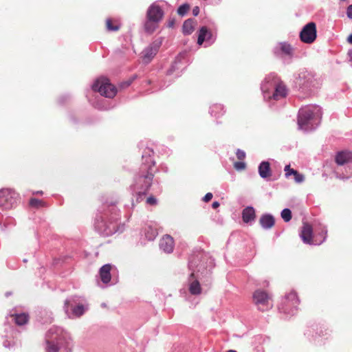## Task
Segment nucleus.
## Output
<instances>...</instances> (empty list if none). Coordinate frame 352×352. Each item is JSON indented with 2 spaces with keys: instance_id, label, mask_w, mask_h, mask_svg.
<instances>
[{
  "instance_id": "1",
  "label": "nucleus",
  "mask_w": 352,
  "mask_h": 352,
  "mask_svg": "<svg viewBox=\"0 0 352 352\" xmlns=\"http://www.w3.org/2000/svg\"><path fill=\"white\" fill-rule=\"evenodd\" d=\"M156 171L155 162L153 160L148 162V164L141 165L134 183V190L140 197L148 192Z\"/></svg>"
},
{
  "instance_id": "2",
  "label": "nucleus",
  "mask_w": 352,
  "mask_h": 352,
  "mask_svg": "<svg viewBox=\"0 0 352 352\" xmlns=\"http://www.w3.org/2000/svg\"><path fill=\"white\" fill-rule=\"evenodd\" d=\"M118 215L111 216L106 221H101L96 226L97 228L105 236H111L117 232H122L124 225L120 222Z\"/></svg>"
},
{
  "instance_id": "3",
  "label": "nucleus",
  "mask_w": 352,
  "mask_h": 352,
  "mask_svg": "<svg viewBox=\"0 0 352 352\" xmlns=\"http://www.w3.org/2000/svg\"><path fill=\"white\" fill-rule=\"evenodd\" d=\"M93 89L95 91L99 92L102 96L113 98L117 94L116 87L110 82V80L107 78H98L93 85Z\"/></svg>"
},
{
  "instance_id": "4",
  "label": "nucleus",
  "mask_w": 352,
  "mask_h": 352,
  "mask_svg": "<svg viewBox=\"0 0 352 352\" xmlns=\"http://www.w3.org/2000/svg\"><path fill=\"white\" fill-rule=\"evenodd\" d=\"M19 201V194L9 188L0 190V206L9 210L14 208Z\"/></svg>"
},
{
  "instance_id": "5",
  "label": "nucleus",
  "mask_w": 352,
  "mask_h": 352,
  "mask_svg": "<svg viewBox=\"0 0 352 352\" xmlns=\"http://www.w3.org/2000/svg\"><path fill=\"white\" fill-rule=\"evenodd\" d=\"M253 302L258 309L262 311L268 310L272 307L271 297L269 294L262 289H256L253 293Z\"/></svg>"
},
{
  "instance_id": "6",
  "label": "nucleus",
  "mask_w": 352,
  "mask_h": 352,
  "mask_svg": "<svg viewBox=\"0 0 352 352\" xmlns=\"http://www.w3.org/2000/svg\"><path fill=\"white\" fill-rule=\"evenodd\" d=\"M300 41L307 44L313 43L317 37L316 25L314 22L306 24L300 32Z\"/></svg>"
},
{
  "instance_id": "7",
  "label": "nucleus",
  "mask_w": 352,
  "mask_h": 352,
  "mask_svg": "<svg viewBox=\"0 0 352 352\" xmlns=\"http://www.w3.org/2000/svg\"><path fill=\"white\" fill-rule=\"evenodd\" d=\"M161 43L155 41L146 47L142 52V59L144 63H149L157 54Z\"/></svg>"
},
{
  "instance_id": "8",
  "label": "nucleus",
  "mask_w": 352,
  "mask_h": 352,
  "mask_svg": "<svg viewBox=\"0 0 352 352\" xmlns=\"http://www.w3.org/2000/svg\"><path fill=\"white\" fill-rule=\"evenodd\" d=\"M164 14V11L161 7L153 3L148 7L146 11V19L159 23L163 19Z\"/></svg>"
},
{
  "instance_id": "9",
  "label": "nucleus",
  "mask_w": 352,
  "mask_h": 352,
  "mask_svg": "<svg viewBox=\"0 0 352 352\" xmlns=\"http://www.w3.org/2000/svg\"><path fill=\"white\" fill-rule=\"evenodd\" d=\"M313 118V112L310 109H302L299 112L298 118V124L299 129L308 130L309 129V123Z\"/></svg>"
},
{
  "instance_id": "10",
  "label": "nucleus",
  "mask_w": 352,
  "mask_h": 352,
  "mask_svg": "<svg viewBox=\"0 0 352 352\" xmlns=\"http://www.w3.org/2000/svg\"><path fill=\"white\" fill-rule=\"evenodd\" d=\"M287 94V89L286 86L282 82H276L274 85V91L272 96H269V98H272L276 100L284 98Z\"/></svg>"
},
{
  "instance_id": "11",
  "label": "nucleus",
  "mask_w": 352,
  "mask_h": 352,
  "mask_svg": "<svg viewBox=\"0 0 352 352\" xmlns=\"http://www.w3.org/2000/svg\"><path fill=\"white\" fill-rule=\"evenodd\" d=\"M314 75L306 69L301 70L296 78V83L300 86H307L312 82Z\"/></svg>"
},
{
  "instance_id": "12",
  "label": "nucleus",
  "mask_w": 352,
  "mask_h": 352,
  "mask_svg": "<svg viewBox=\"0 0 352 352\" xmlns=\"http://www.w3.org/2000/svg\"><path fill=\"white\" fill-rule=\"evenodd\" d=\"M160 246L165 252H172L174 248L173 238L168 234L164 236L160 241Z\"/></svg>"
},
{
  "instance_id": "13",
  "label": "nucleus",
  "mask_w": 352,
  "mask_h": 352,
  "mask_svg": "<svg viewBox=\"0 0 352 352\" xmlns=\"http://www.w3.org/2000/svg\"><path fill=\"white\" fill-rule=\"evenodd\" d=\"M313 229L310 224L305 223L302 226L300 236L305 243L311 244L312 242Z\"/></svg>"
},
{
  "instance_id": "14",
  "label": "nucleus",
  "mask_w": 352,
  "mask_h": 352,
  "mask_svg": "<svg viewBox=\"0 0 352 352\" xmlns=\"http://www.w3.org/2000/svg\"><path fill=\"white\" fill-rule=\"evenodd\" d=\"M352 160V152L342 151L338 152L335 157V161L338 165H344Z\"/></svg>"
},
{
  "instance_id": "15",
  "label": "nucleus",
  "mask_w": 352,
  "mask_h": 352,
  "mask_svg": "<svg viewBox=\"0 0 352 352\" xmlns=\"http://www.w3.org/2000/svg\"><path fill=\"white\" fill-rule=\"evenodd\" d=\"M112 266L110 264L104 265L99 271L100 277L103 283H108L111 281V270Z\"/></svg>"
},
{
  "instance_id": "16",
  "label": "nucleus",
  "mask_w": 352,
  "mask_h": 352,
  "mask_svg": "<svg viewBox=\"0 0 352 352\" xmlns=\"http://www.w3.org/2000/svg\"><path fill=\"white\" fill-rule=\"evenodd\" d=\"M259 223L264 229H270L275 224L274 217L270 214H265L261 217Z\"/></svg>"
},
{
  "instance_id": "17",
  "label": "nucleus",
  "mask_w": 352,
  "mask_h": 352,
  "mask_svg": "<svg viewBox=\"0 0 352 352\" xmlns=\"http://www.w3.org/2000/svg\"><path fill=\"white\" fill-rule=\"evenodd\" d=\"M197 24V22L194 19H188L186 20L184 22L183 26H182V32H183L184 34H185V35L191 34L194 32Z\"/></svg>"
},
{
  "instance_id": "18",
  "label": "nucleus",
  "mask_w": 352,
  "mask_h": 352,
  "mask_svg": "<svg viewBox=\"0 0 352 352\" xmlns=\"http://www.w3.org/2000/svg\"><path fill=\"white\" fill-rule=\"evenodd\" d=\"M256 218L255 210L252 207H247L242 212L243 221L248 223L254 221Z\"/></svg>"
},
{
  "instance_id": "19",
  "label": "nucleus",
  "mask_w": 352,
  "mask_h": 352,
  "mask_svg": "<svg viewBox=\"0 0 352 352\" xmlns=\"http://www.w3.org/2000/svg\"><path fill=\"white\" fill-rule=\"evenodd\" d=\"M10 316L14 320L16 324L19 326L27 324L30 318L29 315L25 313L12 314Z\"/></svg>"
},
{
  "instance_id": "20",
  "label": "nucleus",
  "mask_w": 352,
  "mask_h": 352,
  "mask_svg": "<svg viewBox=\"0 0 352 352\" xmlns=\"http://www.w3.org/2000/svg\"><path fill=\"white\" fill-rule=\"evenodd\" d=\"M212 34L208 30L207 27L203 26L200 28L198 35L197 44L201 45L205 40H208L211 38Z\"/></svg>"
},
{
  "instance_id": "21",
  "label": "nucleus",
  "mask_w": 352,
  "mask_h": 352,
  "mask_svg": "<svg viewBox=\"0 0 352 352\" xmlns=\"http://www.w3.org/2000/svg\"><path fill=\"white\" fill-rule=\"evenodd\" d=\"M258 173L262 178H266L271 175V170L270 163L267 162H263L258 166Z\"/></svg>"
},
{
  "instance_id": "22",
  "label": "nucleus",
  "mask_w": 352,
  "mask_h": 352,
  "mask_svg": "<svg viewBox=\"0 0 352 352\" xmlns=\"http://www.w3.org/2000/svg\"><path fill=\"white\" fill-rule=\"evenodd\" d=\"M285 300L288 305L293 307H296L300 302L298 295L295 291H291L287 293L285 296Z\"/></svg>"
},
{
  "instance_id": "23",
  "label": "nucleus",
  "mask_w": 352,
  "mask_h": 352,
  "mask_svg": "<svg viewBox=\"0 0 352 352\" xmlns=\"http://www.w3.org/2000/svg\"><path fill=\"white\" fill-rule=\"evenodd\" d=\"M105 25L108 31L116 32L120 28V25L117 20L109 18L106 20Z\"/></svg>"
},
{
  "instance_id": "24",
  "label": "nucleus",
  "mask_w": 352,
  "mask_h": 352,
  "mask_svg": "<svg viewBox=\"0 0 352 352\" xmlns=\"http://www.w3.org/2000/svg\"><path fill=\"white\" fill-rule=\"evenodd\" d=\"M158 28V22L151 21L148 19H146V21L144 23V30L147 33L152 34L153 33L156 29Z\"/></svg>"
},
{
  "instance_id": "25",
  "label": "nucleus",
  "mask_w": 352,
  "mask_h": 352,
  "mask_svg": "<svg viewBox=\"0 0 352 352\" xmlns=\"http://www.w3.org/2000/svg\"><path fill=\"white\" fill-rule=\"evenodd\" d=\"M210 111L212 116L215 118H218L223 114V107L221 104H214L210 106Z\"/></svg>"
},
{
  "instance_id": "26",
  "label": "nucleus",
  "mask_w": 352,
  "mask_h": 352,
  "mask_svg": "<svg viewBox=\"0 0 352 352\" xmlns=\"http://www.w3.org/2000/svg\"><path fill=\"white\" fill-rule=\"evenodd\" d=\"M189 291L190 294L193 295H197L201 294V288L199 284V282L197 280H193L189 287Z\"/></svg>"
},
{
  "instance_id": "27",
  "label": "nucleus",
  "mask_w": 352,
  "mask_h": 352,
  "mask_svg": "<svg viewBox=\"0 0 352 352\" xmlns=\"http://www.w3.org/2000/svg\"><path fill=\"white\" fill-rule=\"evenodd\" d=\"M29 204L31 207L35 208H40L42 207H45L46 206L44 201H43L42 200L36 199V198L30 199Z\"/></svg>"
},
{
  "instance_id": "28",
  "label": "nucleus",
  "mask_w": 352,
  "mask_h": 352,
  "mask_svg": "<svg viewBox=\"0 0 352 352\" xmlns=\"http://www.w3.org/2000/svg\"><path fill=\"white\" fill-rule=\"evenodd\" d=\"M153 153V151L148 148L144 150V153L142 155V159L144 160V162L142 164H148V162H149L150 160L153 161V160L151 158V154Z\"/></svg>"
},
{
  "instance_id": "29",
  "label": "nucleus",
  "mask_w": 352,
  "mask_h": 352,
  "mask_svg": "<svg viewBox=\"0 0 352 352\" xmlns=\"http://www.w3.org/2000/svg\"><path fill=\"white\" fill-rule=\"evenodd\" d=\"M281 217L285 222H288L292 219V212L288 208H285L281 212Z\"/></svg>"
},
{
  "instance_id": "30",
  "label": "nucleus",
  "mask_w": 352,
  "mask_h": 352,
  "mask_svg": "<svg viewBox=\"0 0 352 352\" xmlns=\"http://www.w3.org/2000/svg\"><path fill=\"white\" fill-rule=\"evenodd\" d=\"M190 10V6L188 3H184L180 6L177 9V14L182 16H184Z\"/></svg>"
},
{
  "instance_id": "31",
  "label": "nucleus",
  "mask_w": 352,
  "mask_h": 352,
  "mask_svg": "<svg viewBox=\"0 0 352 352\" xmlns=\"http://www.w3.org/2000/svg\"><path fill=\"white\" fill-rule=\"evenodd\" d=\"M72 312L77 317L81 316L85 312V307L82 305H78L73 309Z\"/></svg>"
},
{
  "instance_id": "32",
  "label": "nucleus",
  "mask_w": 352,
  "mask_h": 352,
  "mask_svg": "<svg viewBox=\"0 0 352 352\" xmlns=\"http://www.w3.org/2000/svg\"><path fill=\"white\" fill-rule=\"evenodd\" d=\"M281 51L287 55H292L293 49L290 45L283 43L281 44Z\"/></svg>"
},
{
  "instance_id": "33",
  "label": "nucleus",
  "mask_w": 352,
  "mask_h": 352,
  "mask_svg": "<svg viewBox=\"0 0 352 352\" xmlns=\"http://www.w3.org/2000/svg\"><path fill=\"white\" fill-rule=\"evenodd\" d=\"M285 177H289L291 175H293L294 176H295V175L296 174V173L298 171L293 168H291L289 165H287L285 167Z\"/></svg>"
},
{
  "instance_id": "34",
  "label": "nucleus",
  "mask_w": 352,
  "mask_h": 352,
  "mask_svg": "<svg viewBox=\"0 0 352 352\" xmlns=\"http://www.w3.org/2000/svg\"><path fill=\"white\" fill-rule=\"evenodd\" d=\"M234 168L236 170H243L246 168V164L243 162H236L234 163Z\"/></svg>"
},
{
  "instance_id": "35",
  "label": "nucleus",
  "mask_w": 352,
  "mask_h": 352,
  "mask_svg": "<svg viewBox=\"0 0 352 352\" xmlns=\"http://www.w3.org/2000/svg\"><path fill=\"white\" fill-rule=\"evenodd\" d=\"M236 157L238 158V160H243L246 156L245 153L241 149L236 150Z\"/></svg>"
},
{
  "instance_id": "36",
  "label": "nucleus",
  "mask_w": 352,
  "mask_h": 352,
  "mask_svg": "<svg viewBox=\"0 0 352 352\" xmlns=\"http://www.w3.org/2000/svg\"><path fill=\"white\" fill-rule=\"evenodd\" d=\"M149 229L151 230V234H148V232H147L146 233V236L149 239V240H153L154 239V238L156 236V235L157 234V232L155 230H153L152 229L151 227H149Z\"/></svg>"
},
{
  "instance_id": "37",
  "label": "nucleus",
  "mask_w": 352,
  "mask_h": 352,
  "mask_svg": "<svg viewBox=\"0 0 352 352\" xmlns=\"http://www.w3.org/2000/svg\"><path fill=\"white\" fill-rule=\"evenodd\" d=\"M294 179H295L296 182L300 183L304 181L305 177L303 175L300 174L298 172H297L294 176Z\"/></svg>"
},
{
  "instance_id": "38",
  "label": "nucleus",
  "mask_w": 352,
  "mask_h": 352,
  "mask_svg": "<svg viewBox=\"0 0 352 352\" xmlns=\"http://www.w3.org/2000/svg\"><path fill=\"white\" fill-rule=\"evenodd\" d=\"M146 203L149 205L154 206L157 204V199L153 196H150L147 198Z\"/></svg>"
},
{
  "instance_id": "39",
  "label": "nucleus",
  "mask_w": 352,
  "mask_h": 352,
  "mask_svg": "<svg viewBox=\"0 0 352 352\" xmlns=\"http://www.w3.org/2000/svg\"><path fill=\"white\" fill-rule=\"evenodd\" d=\"M212 197H213V195L211 192H208L203 197V201L205 202H208L212 199Z\"/></svg>"
},
{
  "instance_id": "40",
  "label": "nucleus",
  "mask_w": 352,
  "mask_h": 352,
  "mask_svg": "<svg viewBox=\"0 0 352 352\" xmlns=\"http://www.w3.org/2000/svg\"><path fill=\"white\" fill-rule=\"evenodd\" d=\"M346 14L349 18L352 19V4L348 7Z\"/></svg>"
},
{
  "instance_id": "41",
  "label": "nucleus",
  "mask_w": 352,
  "mask_h": 352,
  "mask_svg": "<svg viewBox=\"0 0 352 352\" xmlns=\"http://www.w3.org/2000/svg\"><path fill=\"white\" fill-rule=\"evenodd\" d=\"M199 13V8L198 6H195L193 9H192V14L194 16H197Z\"/></svg>"
},
{
  "instance_id": "42",
  "label": "nucleus",
  "mask_w": 352,
  "mask_h": 352,
  "mask_svg": "<svg viewBox=\"0 0 352 352\" xmlns=\"http://www.w3.org/2000/svg\"><path fill=\"white\" fill-rule=\"evenodd\" d=\"M131 81L124 82L122 83V84L120 85V86H121L122 87H123V88H124V87H129V86L131 85Z\"/></svg>"
},
{
  "instance_id": "43",
  "label": "nucleus",
  "mask_w": 352,
  "mask_h": 352,
  "mask_svg": "<svg viewBox=\"0 0 352 352\" xmlns=\"http://www.w3.org/2000/svg\"><path fill=\"white\" fill-rule=\"evenodd\" d=\"M219 206H220V204L218 201H214L212 204V207L214 209L217 208Z\"/></svg>"
},
{
  "instance_id": "44",
  "label": "nucleus",
  "mask_w": 352,
  "mask_h": 352,
  "mask_svg": "<svg viewBox=\"0 0 352 352\" xmlns=\"http://www.w3.org/2000/svg\"><path fill=\"white\" fill-rule=\"evenodd\" d=\"M56 351H57V349H56V346L53 345L50 347L49 352H56Z\"/></svg>"
},
{
  "instance_id": "45",
  "label": "nucleus",
  "mask_w": 352,
  "mask_h": 352,
  "mask_svg": "<svg viewBox=\"0 0 352 352\" xmlns=\"http://www.w3.org/2000/svg\"><path fill=\"white\" fill-rule=\"evenodd\" d=\"M321 234L323 236V240H324L325 238H326L327 234V230L326 229H323L322 230V233Z\"/></svg>"
},
{
  "instance_id": "46",
  "label": "nucleus",
  "mask_w": 352,
  "mask_h": 352,
  "mask_svg": "<svg viewBox=\"0 0 352 352\" xmlns=\"http://www.w3.org/2000/svg\"><path fill=\"white\" fill-rule=\"evenodd\" d=\"M174 23H175V21L173 19V20H171V21H170L168 22V26L169 28H172V27H173Z\"/></svg>"
},
{
  "instance_id": "47",
  "label": "nucleus",
  "mask_w": 352,
  "mask_h": 352,
  "mask_svg": "<svg viewBox=\"0 0 352 352\" xmlns=\"http://www.w3.org/2000/svg\"><path fill=\"white\" fill-rule=\"evenodd\" d=\"M347 41H348L349 43L352 44V34H350V35L349 36V37L347 38Z\"/></svg>"
},
{
  "instance_id": "48",
  "label": "nucleus",
  "mask_w": 352,
  "mask_h": 352,
  "mask_svg": "<svg viewBox=\"0 0 352 352\" xmlns=\"http://www.w3.org/2000/svg\"><path fill=\"white\" fill-rule=\"evenodd\" d=\"M349 55L351 59L352 60V50L351 51H349Z\"/></svg>"
},
{
  "instance_id": "49",
  "label": "nucleus",
  "mask_w": 352,
  "mask_h": 352,
  "mask_svg": "<svg viewBox=\"0 0 352 352\" xmlns=\"http://www.w3.org/2000/svg\"><path fill=\"white\" fill-rule=\"evenodd\" d=\"M226 352H237V351L235 350L230 349V350L227 351Z\"/></svg>"
},
{
  "instance_id": "50",
  "label": "nucleus",
  "mask_w": 352,
  "mask_h": 352,
  "mask_svg": "<svg viewBox=\"0 0 352 352\" xmlns=\"http://www.w3.org/2000/svg\"><path fill=\"white\" fill-rule=\"evenodd\" d=\"M69 301H68V300L65 301V305H69Z\"/></svg>"
},
{
  "instance_id": "51",
  "label": "nucleus",
  "mask_w": 352,
  "mask_h": 352,
  "mask_svg": "<svg viewBox=\"0 0 352 352\" xmlns=\"http://www.w3.org/2000/svg\"><path fill=\"white\" fill-rule=\"evenodd\" d=\"M262 89H263V91H264V92H265V91H267L266 89H265L264 86L262 87Z\"/></svg>"
},
{
  "instance_id": "52",
  "label": "nucleus",
  "mask_w": 352,
  "mask_h": 352,
  "mask_svg": "<svg viewBox=\"0 0 352 352\" xmlns=\"http://www.w3.org/2000/svg\"><path fill=\"white\" fill-rule=\"evenodd\" d=\"M190 277H194V273H192V274H190Z\"/></svg>"
},
{
  "instance_id": "53",
  "label": "nucleus",
  "mask_w": 352,
  "mask_h": 352,
  "mask_svg": "<svg viewBox=\"0 0 352 352\" xmlns=\"http://www.w3.org/2000/svg\"><path fill=\"white\" fill-rule=\"evenodd\" d=\"M148 234H151V232L148 231Z\"/></svg>"
}]
</instances>
